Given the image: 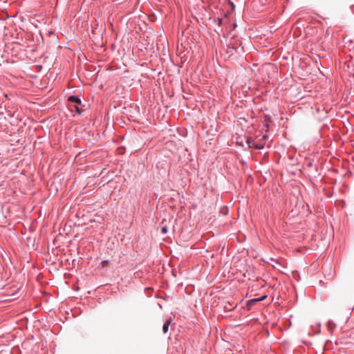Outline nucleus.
<instances>
[{
	"label": "nucleus",
	"mask_w": 354,
	"mask_h": 354,
	"mask_svg": "<svg viewBox=\"0 0 354 354\" xmlns=\"http://www.w3.org/2000/svg\"><path fill=\"white\" fill-rule=\"evenodd\" d=\"M313 163L311 162H308V166L310 167L312 166Z\"/></svg>",
	"instance_id": "nucleus-11"
},
{
	"label": "nucleus",
	"mask_w": 354,
	"mask_h": 354,
	"mask_svg": "<svg viewBox=\"0 0 354 354\" xmlns=\"http://www.w3.org/2000/svg\"><path fill=\"white\" fill-rule=\"evenodd\" d=\"M217 21H218V25H221V22H222V19L221 18H218Z\"/></svg>",
	"instance_id": "nucleus-9"
},
{
	"label": "nucleus",
	"mask_w": 354,
	"mask_h": 354,
	"mask_svg": "<svg viewBox=\"0 0 354 354\" xmlns=\"http://www.w3.org/2000/svg\"><path fill=\"white\" fill-rule=\"evenodd\" d=\"M265 143L263 142H256V145L254 146V149H262L264 148Z\"/></svg>",
	"instance_id": "nucleus-6"
},
{
	"label": "nucleus",
	"mask_w": 354,
	"mask_h": 354,
	"mask_svg": "<svg viewBox=\"0 0 354 354\" xmlns=\"http://www.w3.org/2000/svg\"><path fill=\"white\" fill-rule=\"evenodd\" d=\"M247 144L249 148H254L256 145V141L252 138L248 139Z\"/></svg>",
	"instance_id": "nucleus-5"
},
{
	"label": "nucleus",
	"mask_w": 354,
	"mask_h": 354,
	"mask_svg": "<svg viewBox=\"0 0 354 354\" xmlns=\"http://www.w3.org/2000/svg\"><path fill=\"white\" fill-rule=\"evenodd\" d=\"M107 263H108V261H102V264H103V266H105V265H106Z\"/></svg>",
	"instance_id": "nucleus-10"
},
{
	"label": "nucleus",
	"mask_w": 354,
	"mask_h": 354,
	"mask_svg": "<svg viewBox=\"0 0 354 354\" xmlns=\"http://www.w3.org/2000/svg\"><path fill=\"white\" fill-rule=\"evenodd\" d=\"M73 108L75 109V111L78 113V115H81L82 113V109L80 108L79 105H74Z\"/></svg>",
	"instance_id": "nucleus-7"
},
{
	"label": "nucleus",
	"mask_w": 354,
	"mask_h": 354,
	"mask_svg": "<svg viewBox=\"0 0 354 354\" xmlns=\"http://www.w3.org/2000/svg\"><path fill=\"white\" fill-rule=\"evenodd\" d=\"M68 100L71 102H74L76 104L75 105H80L82 106V100L80 98V97L77 95H70L68 98Z\"/></svg>",
	"instance_id": "nucleus-2"
},
{
	"label": "nucleus",
	"mask_w": 354,
	"mask_h": 354,
	"mask_svg": "<svg viewBox=\"0 0 354 354\" xmlns=\"http://www.w3.org/2000/svg\"><path fill=\"white\" fill-rule=\"evenodd\" d=\"M168 232V230H167V226H163L162 228H161V233L162 234H167Z\"/></svg>",
	"instance_id": "nucleus-8"
},
{
	"label": "nucleus",
	"mask_w": 354,
	"mask_h": 354,
	"mask_svg": "<svg viewBox=\"0 0 354 354\" xmlns=\"http://www.w3.org/2000/svg\"><path fill=\"white\" fill-rule=\"evenodd\" d=\"M265 297H266V296L262 297L261 298H258V299H252L248 300L246 304V307H247L248 310H251V308L252 307L253 305H254L256 303H257L259 301H263Z\"/></svg>",
	"instance_id": "nucleus-1"
},
{
	"label": "nucleus",
	"mask_w": 354,
	"mask_h": 354,
	"mask_svg": "<svg viewBox=\"0 0 354 354\" xmlns=\"http://www.w3.org/2000/svg\"><path fill=\"white\" fill-rule=\"evenodd\" d=\"M171 318H169L163 324L162 331H163L164 333H167V331L169 330V326L171 324Z\"/></svg>",
	"instance_id": "nucleus-3"
},
{
	"label": "nucleus",
	"mask_w": 354,
	"mask_h": 354,
	"mask_svg": "<svg viewBox=\"0 0 354 354\" xmlns=\"http://www.w3.org/2000/svg\"><path fill=\"white\" fill-rule=\"evenodd\" d=\"M328 330L332 333L333 329L336 327V324L334 323L333 321L329 320L327 323Z\"/></svg>",
	"instance_id": "nucleus-4"
}]
</instances>
